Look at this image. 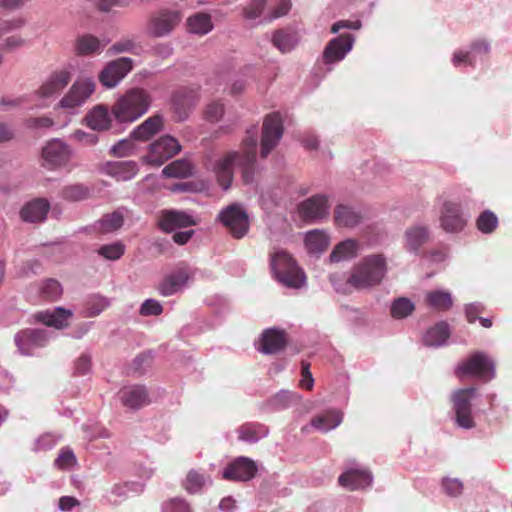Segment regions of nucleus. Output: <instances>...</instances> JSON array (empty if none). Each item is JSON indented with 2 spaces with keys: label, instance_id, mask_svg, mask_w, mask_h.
<instances>
[{
  "label": "nucleus",
  "instance_id": "f257e3e1",
  "mask_svg": "<svg viewBox=\"0 0 512 512\" xmlns=\"http://www.w3.org/2000/svg\"><path fill=\"white\" fill-rule=\"evenodd\" d=\"M257 129L251 127L246 131V137L242 141L241 152H230L220 159L215 165V173L219 185L227 190L233 179V166L238 162L242 169V178L245 183L253 181L256 163Z\"/></svg>",
  "mask_w": 512,
  "mask_h": 512
},
{
  "label": "nucleus",
  "instance_id": "f03ea898",
  "mask_svg": "<svg viewBox=\"0 0 512 512\" xmlns=\"http://www.w3.org/2000/svg\"><path fill=\"white\" fill-rule=\"evenodd\" d=\"M151 104V94L144 88L134 87L114 102L111 113L120 123H132L146 114Z\"/></svg>",
  "mask_w": 512,
  "mask_h": 512
},
{
  "label": "nucleus",
  "instance_id": "7ed1b4c3",
  "mask_svg": "<svg viewBox=\"0 0 512 512\" xmlns=\"http://www.w3.org/2000/svg\"><path fill=\"white\" fill-rule=\"evenodd\" d=\"M386 271L387 264L383 255H369L352 268L347 283L356 289L371 288L381 283Z\"/></svg>",
  "mask_w": 512,
  "mask_h": 512
},
{
  "label": "nucleus",
  "instance_id": "20e7f679",
  "mask_svg": "<svg viewBox=\"0 0 512 512\" xmlns=\"http://www.w3.org/2000/svg\"><path fill=\"white\" fill-rule=\"evenodd\" d=\"M270 266L276 279L285 286L300 288L303 285L305 275L288 252L279 250L273 253Z\"/></svg>",
  "mask_w": 512,
  "mask_h": 512
},
{
  "label": "nucleus",
  "instance_id": "39448f33",
  "mask_svg": "<svg viewBox=\"0 0 512 512\" xmlns=\"http://www.w3.org/2000/svg\"><path fill=\"white\" fill-rule=\"evenodd\" d=\"M455 374L460 378L473 376L483 381H489L495 375L494 364L484 353L475 352L457 367Z\"/></svg>",
  "mask_w": 512,
  "mask_h": 512
},
{
  "label": "nucleus",
  "instance_id": "423d86ee",
  "mask_svg": "<svg viewBox=\"0 0 512 512\" xmlns=\"http://www.w3.org/2000/svg\"><path fill=\"white\" fill-rule=\"evenodd\" d=\"M284 126L281 115L273 112L264 118L260 142V155L266 158L276 148L283 136Z\"/></svg>",
  "mask_w": 512,
  "mask_h": 512
},
{
  "label": "nucleus",
  "instance_id": "0eeeda50",
  "mask_svg": "<svg viewBox=\"0 0 512 512\" xmlns=\"http://www.w3.org/2000/svg\"><path fill=\"white\" fill-rule=\"evenodd\" d=\"M475 393L476 388L469 387L458 389L451 396L456 423L461 428L471 429L475 426L471 403Z\"/></svg>",
  "mask_w": 512,
  "mask_h": 512
},
{
  "label": "nucleus",
  "instance_id": "6e6552de",
  "mask_svg": "<svg viewBox=\"0 0 512 512\" xmlns=\"http://www.w3.org/2000/svg\"><path fill=\"white\" fill-rule=\"evenodd\" d=\"M182 19L180 10L162 9L150 17L147 29L154 37H165L175 30Z\"/></svg>",
  "mask_w": 512,
  "mask_h": 512
},
{
  "label": "nucleus",
  "instance_id": "1a4fd4ad",
  "mask_svg": "<svg viewBox=\"0 0 512 512\" xmlns=\"http://www.w3.org/2000/svg\"><path fill=\"white\" fill-rule=\"evenodd\" d=\"M180 150L181 146L177 139L165 135L150 144L149 151L147 155L143 157V161L154 166H161L179 153Z\"/></svg>",
  "mask_w": 512,
  "mask_h": 512
},
{
  "label": "nucleus",
  "instance_id": "9d476101",
  "mask_svg": "<svg viewBox=\"0 0 512 512\" xmlns=\"http://www.w3.org/2000/svg\"><path fill=\"white\" fill-rule=\"evenodd\" d=\"M48 332L45 329L25 328L14 335V343L23 356H33L34 351L48 343Z\"/></svg>",
  "mask_w": 512,
  "mask_h": 512
},
{
  "label": "nucleus",
  "instance_id": "9b49d317",
  "mask_svg": "<svg viewBox=\"0 0 512 512\" xmlns=\"http://www.w3.org/2000/svg\"><path fill=\"white\" fill-rule=\"evenodd\" d=\"M219 219L234 238L244 237L249 230L248 215L239 204H232L223 209Z\"/></svg>",
  "mask_w": 512,
  "mask_h": 512
},
{
  "label": "nucleus",
  "instance_id": "f8f14e48",
  "mask_svg": "<svg viewBox=\"0 0 512 512\" xmlns=\"http://www.w3.org/2000/svg\"><path fill=\"white\" fill-rule=\"evenodd\" d=\"M133 66L134 61L129 57L112 60L99 73V81L106 88H114L133 69Z\"/></svg>",
  "mask_w": 512,
  "mask_h": 512
},
{
  "label": "nucleus",
  "instance_id": "ddd939ff",
  "mask_svg": "<svg viewBox=\"0 0 512 512\" xmlns=\"http://www.w3.org/2000/svg\"><path fill=\"white\" fill-rule=\"evenodd\" d=\"M94 91L95 82L92 79L77 80L71 86L68 93L61 99L60 106L69 109L81 106Z\"/></svg>",
  "mask_w": 512,
  "mask_h": 512
},
{
  "label": "nucleus",
  "instance_id": "4468645a",
  "mask_svg": "<svg viewBox=\"0 0 512 512\" xmlns=\"http://www.w3.org/2000/svg\"><path fill=\"white\" fill-rule=\"evenodd\" d=\"M255 461L248 457L240 456L227 465L223 471V478L231 481H249L257 473Z\"/></svg>",
  "mask_w": 512,
  "mask_h": 512
},
{
  "label": "nucleus",
  "instance_id": "2eb2a0df",
  "mask_svg": "<svg viewBox=\"0 0 512 512\" xmlns=\"http://www.w3.org/2000/svg\"><path fill=\"white\" fill-rule=\"evenodd\" d=\"M329 207L327 196L317 194L301 202L298 211L303 220L312 222L327 217Z\"/></svg>",
  "mask_w": 512,
  "mask_h": 512
},
{
  "label": "nucleus",
  "instance_id": "dca6fc26",
  "mask_svg": "<svg viewBox=\"0 0 512 512\" xmlns=\"http://www.w3.org/2000/svg\"><path fill=\"white\" fill-rule=\"evenodd\" d=\"M460 203L445 201L440 212V224L446 232L456 233L466 226Z\"/></svg>",
  "mask_w": 512,
  "mask_h": 512
},
{
  "label": "nucleus",
  "instance_id": "f3484780",
  "mask_svg": "<svg viewBox=\"0 0 512 512\" xmlns=\"http://www.w3.org/2000/svg\"><path fill=\"white\" fill-rule=\"evenodd\" d=\"M354 38L351 34L345 33L333 38L326 45L323 52V60L331 64L344 59L345 55L352 49Z\"/></svg>",
  "mask_w": 512,
  "mask_h": 512
},
{
  "label": "nucleus",
  "instance_id": "a211bd4d",
  "mask_svg": "<svg viewBox=\"0 0 512 512\" xmlns=\"http://www.w3.org/2000/svg\"><path fill=\"white\" fill-rule=\"evenodd\" d=\"M42 158L50 169L65 165L70 158L68 146L60 140H52L42 150Z\"/></svg>",
  "mask_w": 512,
  "mask_h": 512
},
{
  "label": "nucleus",
  "instance_id": "6ab92c4d",
  "mask_svg": "<svg viewBox=\"0 0 512 512\" xmlns=\"http://www.w3.org/2000/svg\"><path fill=\"white\" fill-rule=\"evenodd\" d=\"M72 74L66 69L52 72L38 89L37 93L42 98L59 94L71 81Z\"/></svg>",
  "mask_w": 512,
  "mask_h": 512
},
{
  "label": "nucleus",
  "instance_id": "aec40b11",
  "mask_svg": "<svg viewBox=\"0 0 512 512\" xmlns=\"http://www.w3.org/2000/svg\"><path fill=\"white\" fill-rule=\"evenodd\" d=\"M191 272L187 266H181L174 272L167 275L158 286V291L162 296H171L180 291L191 277Z\"/></svg>",
  "mask_w": 512,
  "mask_h": 512
},
{
  "label": "nucleus",
  "instance_id": "412c9836",
  "mask_svg": "<svg viewBox=\"0 0 512 512\" xmlns=\"http://www.w3.org/2000/svg\"><path fill=\"white\" fill-rule=\"evenodd\" d=\"M287 345L286 333L275 328L262 332L258 350L264 354H275L283 350Z\"/></svg>",
  "mask_w": 512,
  "mask_h": 512
},
{
  "label": "nucleus",
  "instance_id": "4be33fe9",
  "mask_svg": "<svg viewBox=\"0 0 512 512\" xmlns=\"http://www.w3.org/2000/svg\"><path fill=\"white\" fill-rule=\"evenodd\" d=\"M338 483L349 490L364 489L371 485L372 475L367 469H349L339 476Z\"/></svg>",
  "mask_w": 512,
  "mask_h": 512
},
{
  "label": "nucleus",
  "instance_id": "5701e85b",
  "mask_svg": "<svg viewBox=\"0 0 512 512\" xmlns=\"http://www.w3.org/2000/svg\"><path fill=\"white\" fill-rule=\"evenodd\" d=\"M72 316L70 310L58 307L53 311H39L32 315L34 322H40L48 327L62 329L68 326V319Z\"/></svg>",
  "mask_w": 512,
  "mask_h": 512
},
{
  "label": "nucleus",
  "instance_id": "b1692460",
  "mask_svg": "<svg viewBox=\"0 0 512 512\" xmlns=\"http://www.w3.org/2000/svg\"><path fill=\"white\" fill-rule=\"evenodd\" d=\"M119 397L124 406L139 409L149 404L147 389L141 385L126 386L119 392Z\"/></svg>",
  "mask_w": 512,
  "mask_h": 512
},
{
  "label": "nucleus",
  "instance_id": "393cba45",
  "mask_svg": "<svg viewBox=\"0 0 512 512\" xmlns=\"http://www.w3.org/2000/svg\"><path fill=\"white\" fill-rule=\"evenodd\" d=\"M195 221L190 215L182 211L165 210L162 211L158 225L166 232H170L175 228L188 227L195 225Z\"/></svg>",
  "mask_w": 512,
  "mask_h": 512
},
{
  "label": "nucleus",
  "instance_id": "a878e982",
  "mask_svg": "<svg viewBox=\"0 0 512 512\" xmlns=\"http://www.w3.org/2000/svg\"><path fill=\"white\" fill-rule=\"evenodd\" d=\"M164 119L160 114H154L142 122L131 132V138L138 141H148L163 129Z\"/></svg>",
  "mask_w": 512,
  "mask_h": 512
},
{
  "label": "nucleus",
  "instance_id": "bb28decb",
  "mask_svg": "<svg viewBox=\"0 0 512 512\" xmlns=\"http://www.w3.org/2000/svg\"><path fill=\"white\" fill-rule=\"evenodd\" d=\"M50 205L46 199H34L23 206L20 217L26 222H39L45 219Z\"/></svg>",
  "mask_w": 512,
  "mask_h": 512
},
{
  "label": "nucleus",
  "instance_id": "cd10ccee",
  "mask_svg": "<svg viewBox=\"0 0 512 512\" xmlns=\"http://www.w3.org/2000/svg\"><path fill=\"white\" fill-rule=\"evenodd\" d=\"M105 173L117 181H127L138 173V165L134 161H114L105 166Z\"/></svg>",
  "mask_w": 512,
  "mask_h": 512
},
{
  "label": "nucleus",
  "instance_id": "c85d7f7f",
  "mask_svg": "<svg viewBox=\"0 0 512 512\" xmlns=\"http://www.w3.org/2000/svg\"><path fill=\"white\" fill-rule=\"evenodd\" d=\"M106 45L107 42H102L94 35L84 34L77 37L75 41V52L79 56H89L101 53Z\"/></svg>",
  "mask_w": 512,
  "mask_h": 512
},
{
  "label": "nucleus",
  "instance_id": "c756f323",
  "mask_svg": "<svg viewBox=\"0 0 512 512\" xmlns=\"http://www.w3.org/2000/svg\"><path fill=\"white\" fill-rule=\"evenodd\" d=\"M186 28L191 34L204 36L213 29L212 17L208 13L197 12L187 18Z\"/></svg>",
  "mask_w": 512,
  "mask_h": 512
},
{
  "label": "nucleus",
  "instance_id": "7c9ffc66",
  "mask_svg": "<svg viewBox=\"0 0 512 512\" xmlns=\"http://www.w3.org/2000/svg\"><path fill=\"white\" fill-rule=\"evenodd\" d=\"M362 220L360 212L347 205H338L334 211V221L337 226L355 227Z\"/></svg>",
  "mask_w": 512,
  "mask_h": 512
},
{
  "label": "nucleus",
  "instance_id": "2f4dec72",
  "mask_svg": "<svg viewBox=\"0 0 512 512\" xmlns=\"http://www.w3.org/2000/svg\"><path fill=\"white\" fill-rule=\"evenodd\" d=\"M343 420L339 411L329 410L311 419L310 425L321 432L336 428Z\"/></svg>",
  "mask_w": 512,
  "mask_h": 512
},
{
  "label": "nucleus",
  "instance_id": "473e14b6",
  "mask_svg": "<svg viewBox=\"0 0 512 512\" xmlns=\"http://www.w3.org/2000/svg\"><path fill=\"white\" fill-rule=\"evenodd\" d=\"M86 122L93 130H107L111 125V118L107 107L104 105L94 107L86 116Z\"/></svg>",
  "mask_w": 512,
  "mask_h": 512
},
{
  "label": "nucleus",
  "instance_id": "72a5a7b5",
  "mask_svg": "<svg viewBox=\"0 0 512 512\" xmlns=\"http://www.w3.org/2000/svg\"><path fill=\"white\" fill-rule=\"evenodd\" d=\"M195 103V95L188 93L184 89L177 91L173 96L172 104L178 120L185 119Z\"/></svg>",
  "mask_w": 512,
  "mask_h": 512
},
{
  "label": "nucleus",
  "instance_id": "f704fd0d",
  "mask_svg": "<svg viewBox=\"0 0 512 512\" xmlns=\"http://www.w3.org/2000/svg\"><path fill=\"white\" fill-rule=\"evenodd\" d=\"M430 234L424 226H414L405 232V247L409 251L417 252L429 240Z\"/></svg>",
  "mask_w": 512,
  "mask_h": 512
},
{
  "label": "nucleus",
  "instance_id": "c9c22d12",
  "mask_svg": "<svg viewBox=\"0 0 512 512\" xmlns=\"http://www.w3.org/2000/svg\"><path fill=\"white\" fill-rule=\"evenodd\" d=\"M359 250V243L354 239H346L338 243L330 254L331 262H340L354 258Z\"/></svg>",
  "mask_w": 512,
  "mask_h": 512
},
{
  "label": "nucleus",
  "instance_id": "e433bc0d",
  "mask_svg": "<svg viewBox=\"0 0 512 512\" xmlns=\"http://www.w3.org/2000/svg\"><path fill=\"white\" fill-rule=\"evenodd\" d=\"M238 438L248 443H255L268 434V429L259 423H245L238 430Z\"/></svg>",
  "mask_w": 512,
  "mask_h": 512
},
{
  "label": "nucleus",
  "instance_id": "4c0bfd02",
  "mask_svg": "<svg viewBox=\"0 0 512 512\" xmlns=\"http://www.w3.org/2000/svg\"><path fill=\"white\" fill-rule=\"evenodd\" d=\"M296 33L288 29L276 30L272 37L273 45L282 53L290 52L297 44Z\"/></svg>",
  "mask_w": 512,
  "mask_h": 512
},
{
  "label": "nucleus",
  "instance_id": "58836bf2",
  "mask_svg": "<svg viewBox=\"0 0 512 512\" xmlns=\"http://www.w3.org/2000/svg\"><path fill=\"white\" fill-rule=\"evenodd\" d=\"M208 477L196 469H191L182 481V487L189 494H197L202 492L206 485Z\"/></svg>",
  "mask_w": 512,
  "mask_h": 512
},
{
  "label": "nucleus",
  "instance_id": "ea45409f",
  "mask_svg": "<svg viewBox=\"0 0 512 512\" xmlns=\"http://www.w3.org/2000/svg\"><path fill=\"white\" fill-rule=\"evenodd\" d=\"M449 337V327L445 322L437 323L430 328L424 336V344L426 346H440Z\"/></svg>",
  "mask_w": 512,
  "mask_h": 512
},
{
  "label": "nucleus",
  "instance_id": "a19ab883",
  "mask_svg": "<svg viewBox=\"0 0 512 512\" xmlns=\"http://www.w3.org/2000/svg\"><path fill=\"white\" fill-rule=\"evenodd\" d=\"M426 302L429 307L439 311L448 310L453 305L451 294L447 291L441 290L428 292L426 294Z\"/></svg>",
  "mask_w": 512,
  "mask_h": 512
},
{
  "label": "nucleus",
  "instance_id": "79ce46f5",
  "mask_svg": "<svg viewBox=\"0 0 512 512\" xmlns=\"http://www.w3.org/2000/svg\"><path fill=\"white\" fill-rule=\"evenodd\" d=\"M328 244L329 237L323 231L313 230L306 234L305 245L311 253L323 252L327 248Z\"/></svg>",
  "mask_w": 512,
  "mask_h": 512
},
{
  "label": "nucleus",
  "instance_id": "37998d69",
  "mask_svg": "<svg viewBox=\"0 0 512 512\" xmlns=\"http://www.w3.org/2000/svg\"><path fill=\"white\" fill-rule=\"evenodd\" d=\"M192 165L189 161L180 159L165 166L162 174L169 178H186L192 174Z\"/></svg>",
  "mask_w": 512,
  "mask_h": 512
},
{
  "label": "nucleus",
  "instance_id": "c03bdc74",
  "mask_svg": "<svg viewBox=\"0 0 512 512\" xmlns=\"http://www.w3.org/2000/svg\"><path fill=\"white\" fill-rule=\"evenodd\" d=\"M124 223L123 215L118 212H112L104 215L98 222V231L101 233H111L122 227Z\"/></svg>",
  "mask_w": 512,
  "mask_h": 512
},
{
  "label": "nucleus",
  "instance_id": "a18cd8bd",
  "mask_svg": "<svg viewBox=\"0 0 512 512\" xmlns=\"http://www.w3.org/2000/svg\"><path fill=\"white\" fill-rule=\"evenodd\" d=\"M109 306V302L105 297L94 295L91 296L85 303L86 317H95Z\"/></svg>",
  "mask_w": 512,
  "mask_h": 512
},
{
  "label": "nucleus",
  "instance_id": "49530a36",
  "mask_svg": "<svg viewBox=\"0 0 512 512\" xmlns=\"http://www.w3.org/2000/svg\"><path fill=\"white\" fill-rule=\"evenodd\" d=\"M414 304L407 298L396 299L391 306V315L394 318L402 319L414 311Z\"/></svg>",
  "mask_w": 512,
  "mask_h": 512
},
{
  "label": "nucleus",
  "instance_id": "de8ad7c7",
  "mask_svg": "<svg viewBox=\"0 0 512 512\" xmlns=\"http://www.w3.org/2000/svg\"><path fill=\"white\" fill-rule=\"evenodd\" d=\"M497 224L498 219L496 215L489 210L482 212L477 219V228L482 233L488 234L493 232L497 227Z\"/></svg>",
  "mask_w": 512,
  "mask_h": 512
},
{
  "label": "nucleus",
  "instance_id": "09e8293b",
  "mask_svg": "<svg viewBox=\"0 0 512 512\" xmlns=\"http://www.w3.org/2000/svg\"><path fill=\"white\" fill-rule=\"evenodd\" d=\"M125 246L121 242H115L108 245H103L98 249V254L107 260H118L123 256Z\"/></svg>",
  "mask_w": 512,
  "mask_h": 512
},
{
  "label": "nucleus",
  "instance_id": "8fccbe9b",
  "mask_svg": "<svg viewBox=\"0 0 512 512\" xmlns=\"http://www.w3.org/2000/svg\"><path fill=\"white\" fill-rule=\"evenodd\" d=\"M63 293L60 283L55 279L46 280L41 287V294L50 301L58 300Z\"/></svg>",
  "mask_w": 512,
  "mask_h": 512
},
{
  "label": "nucleus",
  "instance_id": "3c124183",
  "mask_svg": "<svg viewBox=\"0 0 512 512\" xmlns=\"http://www.w3.org/2000/svg\"><path fill=\"white\" fill-rule=\"evenodd\" d=\"M62 197L69 201L83 200L88 196V189L83 185H69L62 189Z\"/></svg>",
  "mask_w": 512,
  "mask_h": 512
},
{
  "label": "nucleus",
  "instance_id": "603ef678",
  "mask_svg": "<svg viewBox=\"0 0 512 512\" xmlns=\"http://www.w3.org/2000/svg\"><path fill=\"white\" fill-rule=\"evenodd\" d=\"M266 5L265 0H252L243 10L244 17L249 20L258 18Z\"/></svg>",
  "mask_w": 512,
  "mask_h": 512
},
{
  "label": "nucleus",
  "instance_id": "864d4df0",
  "mask_svg": "<svg viewBox=\"0 0 512 512\" xmlns=\"http://www.w3.org/2000/svg\"><path fill=\"white\" fill-rule=\"evenodd\" d=\"M134 151V143L130 139H122L118 141L112 148L111 154L116 157L129 156Z\"/></svg>",
  "mask_w": 512,
  "mask_h": 512
},
{
  "label": "nucleus",
  "instance_id": "5fc2aeb1",
  "mask_svg": "<svg viewBox=\"0 0 512 512\" xmlns=\"http://www.w3.org/2000/svg\"><path fill=\"white\" fill-rule=\"evenodd\" d=\"M76 461V457L71 450L63 449L56 458L55 465L59 469H68L73 467L76 464Z\"/></svg>",
  "mask_w": 512,
  "mask_h": 512
},
{
  "label": "nucleus",
  "instance_id": "6e6d98bb",
  "mask_svg": "<svg viewBox=\"0 0 512 512\" xmlns=\"http://www.w3.org/2000/svg\"><path fill=\"white\" fill-rule=\"evenodd\" d=\"M442 486L445 493L452 497L459 496L463 490L462 482L454 478H444Z\"/></svg>",
  "mask_w": 512,
  "mask_h": 512
},
{
  "label": "nucleus",
  "instance_id": "4d7b16f0",
  "mask_svg": "<svg viewBox=\"0 0 512 512\" xmlns=\"http://www.w3.org/2000/svg\"><path fill=\"white\" fill-rule=\"evenodd\" d=\"M224 114V106L220 102L210 103L205 110V118L210 122L219 121Z\"/></svg>",
  "mask_w": 512,
  "mask_h": 512
},
{
  "label": "nucleus",
  "instance_id": "13d9d810",
  "mask_svg": "<svg viewBox=\"0 0 512 512\" xmlns=\"http://www.w3.org/2000/svg\"><path fill=\"white\" fill-rule=\"evenodd\" d=\"M136 45L132 39H123L115 42L107 51L110 55H115L123 52H132Z\"/></svg>",
  "mask_w": 512,
  "mask_h": 512
},
{
  "label": "nucleus",
  "instance_id": "bf43d9fd",
  "mask_svg": "<svg viewBox=\"0 0 512 512\" xmlns=\"http://www.w3.org/2000/svg\"><path fill=\"white\" fill-rule=\"evenodd\" d=\"M162 311L163 307L157 300L154 299H147L146 301H144L140 308V314L143 316H157L160 315Z\"/></svg>",
  "mask_w": 512,
  "mask_h": 512
},
{
  "label": "nucleus",
  "instance_id": "052dcab7",
  "mask_svg": "<svg viewBox=\"0 0 512 512\" xmlns=\"http://www.w3.org/2000/svg\"><path fill=\"white\" fill-rule=\"evenodd\" d=\"M301 375L302 379L300 380V387L306 389L308 391L312 390L314 385V379L310 372V363L303 361L301 365Z\"/></svg>",
  "mask_w": 512,
  "mask_h": 512
},
{
  "label": "nucleus",
  "instance_id": "680f3d73",
  "mask_svg": "<svg viewBox=\"0 0 512 512\" xmlns=\"http://www.w3.org/2000/svg\"><path fill=\"white\" fill-rule=\"evenodd\" d=\"M291 6L292 4L290 0H280L278 5L271 10L270 15L268 16L269 20L271 21L287 15L291 9Z\"/></svg>",
  "mask_w": 512,
  "mask_h": 512
},
{
  "label": "nucleus",
  "instance_id": "e2e57ef3",
  "mask_svg": "<svg viewBox=\"0 0 512 512\" xmlns=\"http://www.w3.org/2000/svg\"><path fill=\"white\" fill-rule=\"evenodd\" d=\"M25 123L29 128H49L53 126L54 121L50 117L41 116L29 118Z\"/></svg>",
  "mask_w": 512,
  "mask_h": 512
},
{
  "label": "nucleus",
  "instance_id": "0e129e2a",
  "mask_svg": "<svg viewBox=\"0 0 512 512\" xmlns=\"http://www.w3.org/2000/svg\"><path fill=\"white\" fill-rule=\"evenodd\" d=\"M91 369V358L86 354H82L75 362V371L79 375L87 374Z\"/></svg>",
  "mask_w": 512,
  "mask_h": 512
},
{
  "label": "nucleus",
  "instance_id": "69168bd1",
  "mask_svg": "<svg viewBox=\"0 0 512 512\" xmlns=\"http://www.w3.org/2000/svg\"><path fill=\"white\" fill-rule=\"evenodd\" d=\"M483 308L479 304H470L466 307L465 314L467 321L469 323H474L477 319H479V314L482 312Z\"/></svg>",
  "mask_w": 512,
  "mask_h": 512
},
{
  "label": "nucleus",
  "instance_id": "338daca9",
  "mask_svg": "<svg viewBox=\"0 0 512 512\" xmlns=\"http://www.w3.org/2000/svg\"><path fill=\"white\" fill-rule=\"evenodd\" d=\"M360 27H361L360 21L351 22V21H348V20H341V21L335 22L332 25L331 32L332 33H337L340 29H343V28H349V29L357 30Z\"/></svg>",
  "mask_w": 512,
  "mask_h": 512
},
{
  "label": "nucleus",
  "instance_id": "774afa93",
  "mask_svg": "<svg viewBox=\"0 0 512 512\" xmlns=\"http://www.w3.org/2000/svg\"><path fill=\"white\" fill-rule=\"evenodd\" d=\"M170 512H191L187 502L182 499H173L169 503Z\"/></svg>",
  "mask_w": 512,
  "mask_h": 512
}]
</instances>
